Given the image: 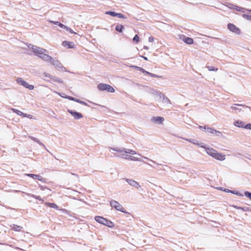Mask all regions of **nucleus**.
<instances>
[{"label": "nucleus", "mask_w": 251, "mask_h": 251, "mask_svg": "<svg viewBox=\"0 0 251 251\" xmlns=\"http://www.w3.org/2000/svg\"><path fill=\"white\" fill-rule=\"evenodd\" d=\"M244 124L243 122L237 120L233 123V125L238 127L243 128L244 127Z\"/></svg>", "instance_id": "aec40b11"}, {"label": "nucleus", "mask_w": 251, "mask_h": 251, "mask_svg": "<svg viewBox=\"0 0 251 251\" xmlns=\"http://www.w3.org/2000/svg\"><path fill=\"white\" fill-rule=\"evenodd\" d=\"M16 81L19 85H22L30 90H32L34 88V86L33 85L29 84L27 82L25 81L23 78L21 77L17 78Z\"/></svg>", "instance_id": "1a4fd4ad"}, {"label": "nucleus", "mask_w": 251, "mask_h": 251, "mask_svg": "<svg viewBox=\"0 0 251 251\" xmlns=\"http://www.w3.org/2000/svg\"><path fill=\"white\" fill-rule=\"evenodd\" d=\"M62 44L63 47L68 49H74L75 47V45L72 42L65 41L62 42Z\"/></svg>", "instance_id": "f3484780"}, {"label": "nucleus", "mask_w": 251, "mask_h": 251, "mask_svg": "<svg viewBox=\"0 0 251 251\" xmlns=\"http://www.w3.org/2000/svg\"><path fill=\"white\" fill-rule=\"evenodd\" d=\"M235 207L236 209H241V210H242L243 211H247V209H248L247 207H239V206H235Z\"/></svg>", "instance_id": "a19ab883"}, {"label": "nucleus", "mask_w": 251, "mask_h": 251, "mask_svg": "<svg viewBox=\"0 0 251 251\" xmlns=\"http://www.w3.org/2000/svg\"><path fill=\"white\" fill-rule=\"evenodd\" d=\"M42 78L46 81L52 82H55L59 83H63V81L59 77L51 75L47 72H44L42 74Z\"/></svg>", "instance_id": "20e7f679"}, {"label": "nucleus", "mask_w": 251, "mask_h": 251, "mask_svg": "<svg viewBox=\"0 0 251 251\" xmlns=\"http://www.w3.org/2000/svg\"><path fill=\"white\" fill-rule=\"evenodd\" d=\"M243 128H245L247 129L251 130V124H248L246 125H244V127Z\"/></svg>", "instance_id": "ea45409f"}, {"label": "nucleus", "mask_w": 251, "mask_h": 251, "mask_svg": "<svg viewBox=\"0 0 251 251\" xmlns=\"http://www.w3.org/2000/svg\"><path fill=\"white\" fill-rule=\"evenodd\" d=\"M206 68H207V69L208 70V71H218V69L217 68H215L214 66H207Z\"/></svg>", "instance_id": "bb28decb"}, {"label": "nucleus", "mask_w": 251, "mask_h": 251, "mask_svg": "<svg viewBox=\"0 0 251 251\" xmlns=\"http://www.w3.org/2000/svg\"><path fill=\"white\" fill-rule=\"evenodd\" d=\"M65 29H66L67 31L70 32L71 33H73V34H76V33L74 32L72 29H71L70 28H69V27L66 26L65 28Z\"/></svg>", "instance_id": "2f4dec72"}, {"label": "nucleus", "mask_w": 251, "mask_h": 251, "mask_svg": "<svg viewBox=\"0 0 251 251\" xmlns=\"http://www.w3.org/2000/svg\"><path fill=\"white\" fill-rule=\"evenodd\" d=\"M10 227L12 228V229L16 231H20L21 230L22 227L15 225H12L10 226Z\"/></svg>", "instance_id": "5701e85b"}, {"label": "nucleus", "mask_w": 251, "mask_h": 251, "mask_svg": "<svg viewBox=\"0 0 251 251\" xmlns=\"http://www.w3.org/2000/svg\"><path fill=\"white\" fill-rule=\"evenodd\" d=\"M65 29H66L67 31L70 32L71 33H73V34H76V33L74 32L72 29H71L70 28H69V27L66 26L65 28Z\"/></svg>", "instance_id": "7c9ffc66"}, {"label": "nucleus", "mask_w": 251, "mask_h": 251, "mask_svg": "<svg viewBox=\"0 0 251 251\" xmlns=\"http://www.w3.org/2000/svg\"><path fill=\"white\" fill-rule=\"evenodd\" d=\"M65 29H66L67 31L70 32L71 33H73V34H76V33L74 32L72 29H71L70 28H69V27L66 26L65 28Z\"/></svg>", "instance_id": "473e14b6"}, {"label": "nucleus", "mask_w": 251, "mask_h": 251, "mask_svg": "<svg viewBox=\"0 0 251 251\" xmlns=\"http://www.w3.org/2000/svg\"><path fill=\"white\" fill-rule=\"evenodd\" d=\"M98 88L100 91H106L110 93H114L115 92L114 89L112 86L105 83L99 84L98 86Z\"/></svg>", "instance_id": "6e6552de"}, {"label": "nucleus", "mask_w": 251, "mask_h": 251, "mask_svg": "<svg viewBox=\"0 0 251 251\" xmlns=\"http://www.w3.org/2000/svg\"><path fill=\"white\" fill-rule=\"evenodd\" d=\"M59 26L61 28H62L64 29L65 26H66V25H63V24H61L60 23V24L59 25Z\"/></svg>", "instance_id": "09e8293b"}, {"label": "nucleus", "mask_w": 251, "mask_h": 251, "mask_svg": "<svg viewBox=\"0 0 251 251\" xmlns=\"http://www.w3.org/2000/svg\"><path fill=\"white\" fill-rule=\"evenodd\" d=\"M49 62L59 71L65 72L66 71V68L58 60H55L52 58V60H50Z\"/></svg>", "instance_id": "423d86ee"}, {"label": "nucleus", "mask_w": 251, "mask_h": 251, "mask_svg": "<svg viewBox=\"0 0 251 251\" xmlns=\"http://www.w3.org/2000/svg\"><path fill=\"white\" fill-rule=\"evenodd\" d=\"M150 93L151 95H153L154 96H156L158 98V99L160 97V94H162L161 92H159L156 91V90H154V89H151L150 90Z\"/></svg>", "instance_id": "412c9836"}, {"label": "nucleus", "mask_w": 251, "mask_h": 251, "mask_svg": "<svg viewBox=\"0 0 251 251\" xmlns=\"http://www.w3.org/2000/svg\"><path fill=\"white\" fill-rule=\"evenodd\" d=\"M29 138L32 140L33 141H34V142L37 143L38 144H39L40 146H43L44 147V145L41 142H40L38 139L33 137V136H29Z\"/></svg>", "instance_id": "b1692460"}, {"label": "nucleus", "mask_w": 251, "mask_h": 251, "mask_svg": "<svg viewBox=\"0 0 251 251\" xmlns=\"http://www.w3.org/2000/svg\"><path fill=\"white\" fill-rule=\"evenodd\" d=\"M142 57H143L145 60H148V58L147 57H145V56H141Z\"/></svg>", "instance_id": "052dcab7"}, {"label": "nucleus", "mask_w": 251, "mask_h": 251, "mask_svg": "<svg viewBox=\"0 0 251 251\" xmlns=\"http://www.w3.org/2000/svg\"><path fill=\"white\" fill-rule=\"evenodd\" d=\"M25 175L26 176H27L31 177L34 179L39 180L43 182H46V179L43 178L42 176H41L39 175H34V174H25Z\"/></svg>", "instance_id": "9b49d317"}, {"label": "nucleus", "mask_w": 251, "mask_h": 251, "mask_svg": "<svg viewBox=\"0 0 251 251\" xmlns=\"http://www.w3.org/2000/svg\"><path fill=\"white\" fill-rule=\"evenodd\" d=\"M79 99H76V98H73V99H72V100L73 101H75V102H77L78 103V101H79Z\"/></svg>", "instance_id": "3c124183"}, {"label": "nucleus", "mask_w": 251, "mask_h": 251, "mask_svg": "<svg viewBox=\"0 0 251 251\" xmlns=\"http://www.w3.org/2000/svg\"><path fill=\"white\" fill-rule=\"evenodd\" d=\"M110 205L112 207L115 208L118 211L126 213L127 212L125 210L123 206L117 201L115 200H112L110 202Z\"/></svg>", "instance_id": "0eeeda50"}, {"label": "nucleus", "mask_w": 251, "mask_h": 251, "mask_svg": "<svg viewBox=\"0 0 251 251\" xmlns=\"http://www.w3.org/2000/svg\"><path fill=\"white\" fill-rule=\"evenodd\" d=\"M105 14H107V15H110L113 17H115V16H116L117 13H115V12H112V11H106L105 12Z\"/></svg>", "instance_id": "c85d7f7f"}, {"label": "nucleus", "mask_w": 251, "mask_h": 251, "mask_svg": "<svg viewBox=\"0 0 251 251\" xmlns=\"http://www.w3.org/2000/svg\"><path fill=\"white\" fill-rule=\"evenodd\" d=\"M154 41V38L153 36H150L149 38V42H153Z\"/></svg>", "instance_id": "a18cd8bd"}, {"label": "nucleus", "mask_w": 251, "mask_h": 251, "mask_svg": "<svg viewBox=\"0 0 251 251\" xmlns=\"http://www.w3.org/2000/svg\"><path fill=\"white\" fill-rule=\"evenodd\" d=\"M143 73L146 74V75H150L151 73H150L149 72H147V71H146V70H144V71H143Z\"/></svg>", "instance_id": "864d4df0"}, {"label": "nucleus", "mask_w": 251, "mask_h": 251, "mask_svg": "<svg viewBox=\"0 0 251 251\" xmlns=\"http://www.w3.org/2000/svg\"><path fill=\"white\" fill-rule=\"evenodd\" d=\"M151 121L153 123L161 124L164 121V119L161 117H153L151 118Z\"/></svg>", "instance_id": "2eb2a0df"}, {"label": "nucleus", "mask_w": 251, "mask_h": 251, "mask_svg": "<svg viewBox=\"0 0 251 251\" xmlns=\"http://www.w3.org/2000/svg\"><path fill=\"white\" fill-rule=\"evenodd\" d=\"M130 67L135 68V69L138 70V71L142 72V73H143V71H144V69L143 68L138 67V66L131 65V66H130Z\"/></svg>", "instance_id": "cd10ccee"}, {"label": "nucleus", "mask_w": 251, "mask_h": 251, "mask_svg": "<svg viewBox=\"0 0 251 251\" xmlns=\"http://www.w3.org/2000/svg\"><path fill=\"white\" fill-rule=\"evenodd\" d=\"M207 131L217 136H221L222 135V133L220 131L211 127H207Z\"/></svg>", "instance_id": "4468645a"}, {"label": "nucleus", "mask_w": 251, "mask_h": 251, "mask_svg": "<svg viewBox=\"0 0 251 251\" xmlns=\"http://www.w3.org/2000/svg\"><path fill=\"white\" fill-rule=\"evenodd\" d=\"M30 196L33 198H34L37 200H39V201H43V199L39 196H35L34 195H30Z\"/></svg>", "instance_id": "58836bf2"}, {"label": "nucleus", "mask_w": 251, "mask_h": 251, "mask_svg": "<svg viewBox=\"0 0 251 251\" xmlns=\"http://www.w3.org/2000/svg\"><path fill=\"white\" fill-rule=\"evenodd\" d=\"M224 191L225 192H228V193L230 192V193H232V191H231V190H229L228 189H226L224 190Z\"/></svg>", "instance_id": "5fc2aeb1"}, {"label": "nucleus", "mask_w": 251, "mask_h": 251, "mask_svg": "<svg viewBox=\"0 0 251 251\" xmlns=\"http://www.w3.org/2000/svg\"><path fill=\"white\" fill-rule=\"evenodd\" d=\"M116 16L120 18H123V19L125 18V16L123 14H122V13H117Z\"/></svg>", "instance_id": "37998d69"}, {"label": "nucleus", "mask_w": 251, "mask_h": 251, "mask_svg": "<svg viewBox=\"0 0 251 251\" xmlns=\"http://www.w3.org/2000/svg\"><path fill=\"white\" fill-rule=\"evenodd\" d=\"M109 149L110 151L112 150L119 153V155H116V156L120 157L128 161L141 162L151 166V165L150 163L146 162L144 160V159H149L148 157L142 155L135 150L125 148H110Z\"/></svg>", "instance_id": "f257e3e1"}, {"label": "nucleus", "mask_w": 251, "mask_h": 251, "mask_svg": "<svg viewBox=\"0 0 251 251\" xmlns=\"http://www.w3.org/2000/svg\"><path fill=\"white\" fill-rule=\"evenodd\" d=\"M45 204L47 206H49L51 208H54V209H57V210H59V207L55 203H50V202H46L45 203Z\"/></svg>", "instance_id": "4be33fe9"}, {"label": "nucleus", "mask_w": 251, "mask_h": 251, "mask_svg": "<svg viewBox=\"0 0 251 251\" xmlns=\"http://www.w3.org/2000/svg\"><path fill=\"white\" fill-rule=\"evenodd\" d=\"M185 139L190 143L199 146L200 147L204 149L207 154L217 160L223 161L226 159V155L224 154L219 152L216 150L210 147L208 145H206L203 143L200 142L197 140L194 139Z\"/></svg>", "instance_id": "f03ea898"}, {"label": "nucleus", "mask_w": 251, "mask_h": 251, "mask_svg": "<svg viewBox=\"0 0 251 251\" xmlns=\"http://www.w3.org/2000/svg\"><path fill=\"white\" fill-rule=\"evenodd\" d=\"M244 196L249 198L250 200H251V193L248 191H246L244 193Z\"/></svg>", "instance_id": "c756f323"}, {"label": "nucleus", "mask_w": 251, "mask_h": 251, "mask_svg": "<svg viewBox=\"0 0 251 251\" xmlns=\"http://www.w3.org/2000/svg\"><path fill=\"white\" fill-rule=\"evenodd\" d=\"M126 181L129 185L133 186L137 189H139L141 187L140 184L133 179L126 178Z\"/></svg>", "instance_id": "9d476101"}, {"label": "nucleus", "mask_w": 251, "mask_h": 251, "mask_svg": "<svg viewBox=\"0 0 251 251\" xmlns=\"http://www.w3.org/2000/svg\"><path fill=\"white\" fill-rule=\"evenodd\" d=\"M133 41L138 43L139 41V38L137 35H135L133 38Z\"/></svg>", "instance_id": "c9c22d12"}, {"label": "nucleus", "mask_w": 251, "mask_h": 251, "mask_svg": "<svg viewBox=\"0 0 251 251\" xmlns=\"http://www.w3.org/2000/svg\"><path fill=\"white\" fill-rule=\"evenodd\" d=\"M158 100H160L163 103L166 105L171 104L170 100L163 94H160V97L158 99Z\"/></svg>", "instance_id": "dca6fc26"}, {"label": "nucleus", "mask_w": 251, "mask_h": 251, "mask_svg": "<svg viewBox=\"0 0 251 251\" xmlns=\"http://www.w3.org/2000/svg\"><path fill=\"white\" fill-rule=\"evenodd\" d=\"M60 24V23L59 22H55V23H54V25H57L58 26H59Z\"/></svg>", "instance_id": "4d7b16f0"}, {"label": "nucleus", "mask_w": 251, "mask_h": 251, "mask_svg": "<svg viewBox=\"0 0 251 251\" xmlns=\"http://www.w3.org/2000/svg\"><path fill=\"white\" fill-rule=\"evenodd\" d=\"M79 99H76V98H73V99H72V100L73 101H75V102H77L78 103V101H79Z\"/></svg>", "instance_id": "8fccbe9b"}, {"label": "nucleus", "mask_w": 251, "mask_h": 251, "mask_svg": "<svg viewBox=\"0 0 251 251\" xmlns=\"http://www.w3.org/2000/svg\"><path fill=\"white\" fill-rule=\"evenodd\" d=\"M78 103H81V104H82L83 105H88L87 103H86L85 102H84L83 101H82L81 100H79V101H78Z\"/></svg>", "instance_id": "49530a36"}, {"label": "nucleus", "mask_w": 251, "mask_h": 251, "mask_svg": "<svg viewBox=\"0 0 251 251\" xmlns=\"http://www.w3.org/2000/svg\"><path fill=\"white\" fill-rule=\"evenodd\" d=\"M54 93H55V94H57V95H58L59 96H60V97H62V98H66V97L67 96H65V95L64 94H61V93H60L56 91H54Z\"/></svg>", "instance_id": "4c0bfd02"}, {"label": "nucleus", "mask_w": 251, "mask_h": 251, "mask_svg": "<svg viewBox=\"0 0 251 251\" xmlns=\"http://www.w3.org/2000/svg\"><path fill=\"white\" fill-rule=\"evenodd\" d=\"M199 128L200 129H201V130H203L204 131H207V126H199Z\"/></svg>", "instance_id": "79ce46f5"}, {"label": "nucleus", "mask_w": 251, "mask_h": 251, "mask_svg": "<svg viewBox=\"0 0 251 251\" xmlns=\"http://www.w3.org/2000/svg\"><path fill=\"white\" fill-rule=\"evenodd\" d=\"M124 29V26L122 25H119L116 26V30L120 32H122Z\"/></svg>", "instance_id": "a878e982"}, {"label": "nucleus", "mask_w": 251, "mask_h": 251, "mask_svg": "<svg viewBox=\"0 0 251 251\" xmlns=\"http://www.w3.org/2000/svg\"><path fill=\"white\" fill-rule=\"evenodd\" d=\"M49 22L50 23H52V24H54V23L55 21H51V20H49Z\"/></svg>", "instance_id": "13d9d810"}, {"label": "nucleus", "mask_w": 251, "mask_h": 251, "mask_svg": "<svg viewBox=\"0 0 251 251\" xmlns=\"http://www.w3.org/2000/svg\"><path fill=\"white\" fill-rule=\"evenodd\" d=\"M150 76H151V77H156V78H159V77H160V76L157 75H155V74H152V73H150Z\"/></svg>", "instance_id": "c03bdc74"}, {"label": "nucleus", "mask_w": 251, "mask_h": 251, "mask_svg": "<svg viewBox=\"0 0 251 251\" xmlns=\"http://www.w3.org/2000/svg\"><path fill=\"white\" fill-rule=\"evenodd\" d=\"M149 161H150L151 162V163H153V164H155V162L151 159L149 158V159H148Z\"/></svg>", "instance_id": "6e6d98bb"}, {"label": "nucleus", "mask_w": 251, "mask_h": 251, "mask_svg": "<svg viewBox=\"0 0 251 251\" xmlns=\"http://www.w3.org/2000/svg\"><path fill=\"white\" fill-rule=\"evenodd\" d=\"M23 117H27V118H28L29 119H35L34 118H33V116L32 115H30V114H26V113H24V114Z\"/></svg>", "instance_id": "72a5a7b5"}, {"label": "nucleus", "mask_w": 251, "mask_h": 251, "mask_svg": "<svg viewBox=\"0 0 251 251\" xmlns=\"http://www.w3.org/2000/svg\"><path fill=\"white\" fill-rule=\"evenodd\" d=\"M231 8L235 9H236L238 11H240L241 10H240L241 8H240L239 7L237 6H234V7H232Z\"/></svg>", "instance_id": "de8ad7c7"}, {"label": "nucleus", "mask_w": 251, "mask_h": 251, "mask_svg": "<svg viewBox=\"0 0 251 251\" xmlns=\"http://www.w3.org/2000/svg\"><path fill=\"white\" fill-rule=\"evenodd\" d=\"M95 220L98 223L107 226L109 227H113L114 226V224L110 221L107 220L106 219L101 217V216H96L95 217Z\"/></svg>", "instance_id": "39448f33"}, {"label": "nucleus", "mask_w": 251, "mask_h": 251, "mask_svg": "<svg viewBox=\"0 0 251 251\" xmlns=\"http://www.w3.org/2000/svg\"><path fill=\"white\" fill-rule=\"evenodd\" d=\"M144 49L146 50H149V48L147 46H144Z\"/></svg>", "instance_id": "bf43d9fd"}, {"label": "nucleus", "mask_w": 251, "mask_h": 251, "mask_svg": "<svg viewBox=\"0 0 251 251\" xmlns=\"http://www.w3.org/2000/svg\"><path fill=\"white\" fill-rule=\"evenodd\" d=\"M232 193L235 194L237 196H241V197H243L244 196V194L243 195V194H242L238 191H232Z\"/></svg>", "instance_id": "e433bc0d"}, {"label": "nucleus", "mask_w": 251, "mask_h": 251, "mask_svg": "<svg viewBox=\"0 0 251 251\" xmlns=\"http://www.w3.org/2000/svg\"><path fill=\"white\" fill-rule=\"evenodd\" d=\"M250 11H251V10H250Z\"/></svg>", "instance_id": "680f3d73"}, {"label": "nucleus", "mask_w": 251, "mask_h": 251, "mask_svg": "<svg viewBox=\"0 0 251 251\" xmlns=\"http://www.w3.org/2000/svg\"><path fill=\"white\" fill-rule=\"evenodd\" d=\"M228 29L232 32L237 34H239L240 33V29L236 27L235 25L232 24H228L227 25Z\"/></svg>", "instance_id": "ddd939ff"}, {"label": "nucleus", "mask_w": 251, "mask_h": 251, "mask_svg": "<svg viewBox=\"0 0 251 251\" xmlns=\"http://www.w3.org/2000/svg\"><path fill=\"white\" fill-rule=\"evenodd\" d=\"M67 111L72 115L74 118L75 120H78L83 117V115L81 113L70 110L68 109Z\"/></svg>", "instance_id": "f8f14e48"}, {"label": "nucleus", "mask_w": 251, "mask_h": 251, "mask_svg": "<svg viewBox=\"0 0 251 251\" xmlns=\"http://www.w3.org/2000/svg\"><path fill=\"white\" fill-rule=\"evenodd\" d=\"M29 49H31L36 55L45 61L49 62L52 60V57L48 54L47 50L41 48L34 46L32 44L27 45Z\"/></svg>", "instance_id": "7ed1b4c3"}, {"label": "nucleus", "mask_w": 251, "mask_h": 251, "mask_svg": "<svg viewBox=\"0 0 251 251\" xmlns=\"http://www.w3.org/2000/svg\"><path fill=\"white\" fill-rule=\"evenodd\" d=\"M243 17L245 19H246L251 21V15H247V14H243Z\"/></svg>", "instance_id": "f704fd0d"}, {"label": "nucleus", "mask_w": 251, "mask_h": 251, "mask_svg": "<svg viewBox=\"0 0 251 251\" xmlns=\"http://www.w3.org/2000/svg\"><path fill=\"white\" fill-rule=\"evenodd\" d=\"M237 106H243V107H246V108H249V109H251V107H249V106H246L245 105H242V104H234L233 105H231L230 107V109L232 110H234V111H240L241 110V109H239Z\"/></svg>", "instance_id": "a211bd4d"}, {"label": "nucleus", "mask_w": 251, "mask_h": 251, "mask_svg": "<svg viewBox=\"0 0 251 251\" xmlns=\"http://www.w3.org/2000/svg\"><path fill=\"white\" fill-rule=\"evenodd\" d=\"M180 38L185 43L191 45L193 43V40L192 38L190 37H185L184 36H181Z\"/></svg>", "instance_id": "6ab92c4d"}, {"label": "nucleus", "mask_w": 251, "mask_h": 251, "mask_svg": "<svg viewBox=\"0 0 251 251\" xmlns=\"http://www.w3.org/2000/svg\"><path fill=\"white\" fill-rule=\"evenodd\" d=\"M73 98V97H71V96H67L66 97V99H68V100H72Z\"/></svg>", "instance_id": "603ef678"}, {"label": "nucleus", "mask_w": 251, "mask_h": 251, "mask_svg": "<svg viewBox=\"0 0 251 251\" xmlns=\"http://www.w3.org/2000/svg\"><path fill=\"white\" fill-rule=\"evenodd\" d=\"M11 110L15 113L16 114H17L18 115H19V116H24V113L22 112V111L18 110V109H14V108H11Z\"/></svg>", "instance_id": "393cba45"}]
</instances>
